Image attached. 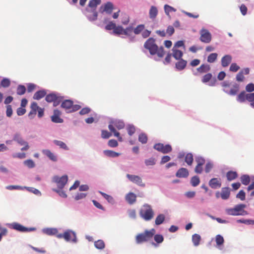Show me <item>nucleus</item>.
<instances>
[{
  "label": "nucleus",
  "instance_id": "1",
  "mask_svg": "<svg viewBox=\"0 0 254 254\" xmlns=\"http://www.w3.org/2000/svg\"><path fill=\"white\" fill-rule=\"evenodd\" d=\"M144 47L145 49L148 50L151 55L157 54L160 58H162L165 52L162 47L158 48L155 44V40L153 38H149L144 43Z\"/></svg>",
  "mask_w": 254,
  "mask_h": 254
},
{
  "label": "nucleus",
  "instance_id": "2",
  "mask_svg": "<svg viewBox=\"0 0 254 254\" xmlns=\"http://www.w3.org/2000/svg\"><path fill=\"white\" fill-rule=\"evenodd\" d=\"M125 127L124 123L119 120H112L110 122L108 126L109 130L114 133L115 136L117 137L120 141H122V137L120 136V133L116 130L115 127L120 130Z\"/></svg>",
  "mask_w": 254,
  "mask_h": 254
},
{
  "label": "nucleus",
  "instance_id": "3",
  "mask_svg": "<svg viewBox=\"0 0 254 254\" xmlns=\"http://www.w3.org/2000/svg\"><path fill=\"white\" fill-rule=\"evenodd\" d=\"M155 233V229H152L150 230H145L143 233L137 234L135 237L136 244H140L148 242L152 238Z\"/></svg>",
  "mask_w": 254,
  "mask_h": 254
},
{
  "label": "nucleus",
  "instance_id": "4",
  "mask_svg": "<svg viewBox=\"0 0 254 254\" xmlns=\"http://www.w3.org/2000/svg\"><path fill=\"white\" fill-rule=\"evenodd\" d=\"M139 215L145 221L151 220L154 215L151 206L148 204H144L139 211Z\"/></svg>",
  "mask_w": 254,
  "mask_h": 254
},
{
  "label": "nucleus",
  "instance_id": "5",
  "mask_svg": "<svg viewBox=\"0 0 254 254\" xmlns=\"http://www.w3.org/2000/svg\"><path fill=\"white\" fill-rule=\"evenodd\" d=\"M57 237L59 239L63 238L66 242H72L73 243L77 242L75 233L70 230L65 231L63 234L60 233L58 234Z\"/></svg>",
  "mask_w": 254,
  "mask_h": 254
},
{
  "label": "nucleus",
  "instance_id": "6",
  "mask_svg": "<svg viewBox=\"0 0 254 254\" xmlns=\"http://www.w3.org/2000/svg\"><path fill=\"white\" fill-rule=\"evenodd\" d=\"M61 107L65 110L72 108V111H77L81 108V106L78 104H74L71 100H64L62 102Z\"/></svg>",
  "mask_w": 254,
  "mask_h": 254
},
{
  "label": "nucleus",
  "instance_id": "7",
  "mask_svg": "<svg viewBox=\"0 0 254 254\" xmlns=\"http://www.w3.org/2000/svg\"><path fill=\"white\" fill-rule=\"evenodd\" d=\"M153 148L164 154L168 153L172 151V148L169 144L164 145L163 143H158L154 144Z\"/></svg>",
  "mask_w": 254,
  "mask_h": 254
},
{
  "label": "nucleus",
  "instance_id": "8",
  "mask_svg": "<svg viewBox=\"0 0 254 254\" xmlns=\"http://www.w3.org/2000/svg\"><path fill=\"white\" fill-rule=\"evenodd\" d=\"M246 207L245 204H241L237 205L233 208H229L226 210L227 214L231 215H239L242 214L244 208Z\"/></svg>",
  "mask_w": 254,
  "mask_h": 254
},
{
  "label": "nucleus",
  "instance_id": "9",
  "mask_svg": "<svg viewBox=\"0 0 254 254\" xmlns=\"http://www.w3.org/2000/svg\"><path fill=\"white\" fill-rule=\"evenodd\" d=\"M53 180L57 184L58 187L60 189H62L66 184L68 177L67 175H64L61 177L54 176Z\"/></svg>",
  "mask_w": 254,
  "mask_h": 254
},
{
  "label": "nucleus",
  "instance_id": "10",
  "mask_svg": "<svg viewBox=\"0 0 254 254\" xmlns=\"http://www.w3.org/2000/svg\"><path fill=\"white\" fill-rule=\"evenodd\" d=\"M200 40L204 43H209L211 42L212 36L208 30L202 29L200 31Z\"/></svg>",
  "mask_w": 254,
  "mask_h": 254
},
{
  "label": "nucleus",
  "instance_id": "11",
  "mask_svg": "<svg viewBox=\"0 0 254 254\" xmlns=\"http://www.w3.org/2000/svg\"><path fill=\"white\" fill-rule=\"evenodd\" d=\"M11 228L17 230L19 232H29L34 230L35 229L34 228H28L23 226V225L18 223H13L11 224Z\"/></svg>",
  "mask_w": 254,
  "mask_h": 254
},
{
  "label": "nucleus",
  "instance_id": "12",
  "mask_svg": "<svg viewBox=\"0 0 254 254\" xmlns=\"http://www.w3.org/2000/svg\"><path fill=\"white\" fill-rule=\"evenodd\" d=\"M114 9L113 4L111 2H107V3L103 4L100 7V12L103 13L106 12L108 14H111Z\"/></svg>",
  "mask_w": 254,
  "mask_h": 254
},
{
  "label": "nucleus",
  "instance_id": "13",
  "mask_svg": "<svg viewBox=\"0 0 254 254\" xmlns=\"http://www.w3.org/2000/svg\"><path fill=\"white\" fill-rule=\"evenodd\" d=\"M127 177L131 182L135 183L140 186L144 187L145 186L144 184L142 183V179L138 176L127 174Z\"/></svg>",
  "mask_w": 254,
  "mask_h": 254
},
{
  "label": "nucleus",
  "instance_id": "14",
  "mask_svg": "<svg viewBox=\"0 0 254 254\" xmlns=\"http://www.w3.org/2000/svg\"><path fill=\"white\" fill-rule=\"evenodd\" d=\"M209 186L213 189L220 188L221 187V182L220 179L217 178L211 179L209 182Z\"/></svg>",
  "mask_w": 254,
  "mask_h": 254
},
{
  "label": "nucleus",
  "instance_id": "15",
  "mask_svg": "<svg viewBox=\"0 0 254 254\" xmlns=\"http://www.w3.org/2000/svg\"><path fill=\"white\" fill-rule=\"evenodd\" d=\"M189 175V171L186 168H181L178 170L176 176L178 178H187Z\"/></svg>",
  "mask_w": 254,
  "mask_h": 254
},
{
  "label": "nucleus",
  "instance_id": "16",
  "mask_svg": "<svg viewBox=\"0 0 254 254\" xmlns=\"http://www.w3.org/2000/svg\"><path fill=\"white\" fill-rule=\"evenodd\" d=\"M221 198L224 200L229 198L230 195V190L228 187H224L221 189Z\"/></svg>",
  "mask_w": 254,
  "mask_h": 254
},
{
  "label": "nucleus",
  "instance_id": "17",
  "mask_svg": "<svg viewBox=\"0 0 254 254\" xmlns=\"http://www.w3.org/2000/svg\"><path fill=\"white\" fill-rule=\"evenodd\" d=\"M179 60V61L176 63L175 66L178 70H182L186 67L187 62L182 59Z\"/></svg>",
  "mask_w": 254,
  "mask_h": 254
},
{
  "label": "nucleus",
  "instance_id": "18",
  "mask_svg": "<svg viewBox=\"0 0 254 254\" xmlns=\"http://www.w3.org/2000/svg\"><path fill=\"white\" fill-rule=\"evenodd\" d=\"M136 195L132 192L128 193L126 196V200L130 204H132L134 203L136 201Z\"/></svg>",
  "mask_w": 254,
  "mask_h": 254
},
{
  "label": "nucleus",
  "instance_id": "19",
  "mask_svg": "<svg viewBox=\"0 0 254 254\" xmlns=\"http://www.w3.org/2000/svg\"><path fill=\"white\" fill-rule=\"evenodd\" d=\"M42 152L53 161L56 162L57 161V158L56 156L50 150L48 149H45L42 150Z\"/></svg>",
  "mask_w": 254,
  "mask_h": 254
},
{
  "label": "nucleus",
  "instance_id": "20",
  "mask_svg": "<svg viewBox=\"0 0 254 254\" xmlns=\"http://www.w3.org/2000/svg\"><path fill=\"white\" fill-rule=\"evenodd\" d=\"M232 57L230 55H225L221 59V64L222 66H227L231 62Z\"/></svg>",
  "mask_w": 254,
  "mask_h": 254
},
{
  "label": "nucleus",
  "instance_id": "21",
  "mask_svg": "<svg viewBox=\"0 0 254 254\" xmlns=\"http://www.w3.org/2000/svg\"><path fill=\"white\" fill-rule=\"evenodd\" d=\"M249 95V93H246L245 91L241 92L237 96V100L239 102H244L248 100L247 97Z\"/></svg>",
  "mask_w": 254,
  "mask_h": 254
},
{
  "label": "nucleus",
  "instance_id": "22",
  "mask_svg": "<svg viewBox=\"0 0 254 254\" xmlns=\"http://www.w3.org/2000/svg\"><path fill=\"white\" fill-rule=\"evenodd\" d=\"M239 90V86L237 84H235L233 85L232 88L231 89L230 91H228L226 89H224V91L227 94L230 95H235Z\"/></svg>",
  "mask_w": 254,
  "mask_h": 254
},
{
  "label": "nucleus",
  "instance_id": "23",
  "mask_svg": "<svg viewBox=\"0 0 254 254\" xmlns=\"http://www.w3.org/2000/svg\"><path fill=\"white\" fill-rule=\"evenodd\" d=\"M210 67L208 64H202L199 67L197 68V71L200 73H206L209 71Z\"/></svg>",
  "mask_w": 254,
  "mask_h": 254
},
{
  "label": "nucleus",
  "instance_id": "24",
  "mask_svg": "<svg viewBox=\"0 0 254 254\" xmlns=\"http://www.w3.org/2000/svg\"><path fill=\"white\" fill-rule=\"evenodd\" d=\"M132 31H133V27L131 26H129L127 27L126 29H124V34L125 35H127V36H130V41H133L135 39V37H131V34L132 33Z\"/></svg>",
  "mask_w": 254,
  "mask_h": 254
},
{
  "label": "nucleus",
  "instance_id": "25",
  "mask_svg": "<svg viewBox=\"0 0 254 254\" xmlns=\"http://www.w3.org/2000/svg\"><path fill=\"white\" fill-rule=\"evenodd\" d=\"M226 177L229 181H231L238 177V174L235 171H230L227 173Z\"/></svg>",
  "mask_w": 254,
  "mask_h": 254
},
{
  "label": "nucleus",
  "instance_id": "26",
  "mask_svg": "<svg viewBox=\"0 0 254 254\" xmlns=\"http://www.w3.org/2000/svg\"><path fill=\"white\" fill-rule=\"evenodd\" d=\"M46 94V92L44 90L37 91L33 96V99L39 100L44 97Z\"/></svg>",
  "mask_w": 254,
  "mask_h": 254
},
{
  "label": "nucleus",
  "instance_id": "27",
  "mask_svg": "<svg viewBox=\"0 0 254 254\" xmlns=\"http://www.w3.org/2000/svg\"><path fill=\"white\" fill-rule=\"evenodd\" d=\"M173 57L177 60L182 59L183 56V53L179 50L173 49Z\"/></svg>",
  "mask_w": 254,
  "mask_h": 254
},
{
  "label": "nucleus",
  "instance_id": "28",
  "mask_svg": "<svg viewBox=\"0 0 254 254\" xmlns=\"http://www.w3.org/2000/svg\"><path fill=\"white\" fill-rule=\"evenodd\" d=\"M158 14V9L156 7L151 6L149 10V17L151 19H154Z\"/></svg>",
  "mask_w": 254,
  "mask_h": 254
},
{
  "label": "nucleus",
  "instance_id": "29",
  "mask_svg": "<svg viewBox=\"0 0 254 254\" xmlns=\"http://www.w3.org/2000/svg\"><path fill=\"white\" fill-rule=\"evenodd\" d=\"M185 161L189 166H191L193 161L192 154L191 153H187L185 156Z\"/></svg>",
  "mask_w": 254,
  "mask_h": 254
},
{
  "label": "nucleus",
  "instance_id": "30",
  "mask_svg": "<svg viewBox=\"0 0 254 254\" xmlns=\"http://www.w3.org/2000/svg\"><path fill=\"white\" fill-rule=\"evenodd\" d=\"M45 234L48 235H57L58 234V231L56 228H47L44 230Z\"/></svg>",
  "mask_w": 254,
  "mask_h": 254
},
{
  "label": "nucleus",
  "instance_id": "31",
  "mask_svg": "<svg viewBox=\"0 0 254 254\" xmlns=\"http://www.w3.org/2000/svg\"><path fill=\"white\" fill-rule=\"evenodd\" d=\"M201 237L199 235L195 234L192 236V241L195 246H197L199 245Z\"/></svg>",
  "mask_w": 254,
  "mask_h": 254
},
{
  "label": "nucleus",
  "instance_id": "32",
  "mask_svg": "<svg viewBox=\"0 0 254 254\" xmlns=\"http://www.w3.org/2000/svg\"><path fill=\"white\" fill-rule=\"evenodd\" d=\"M105 155L111 157H116L119 156L120 154L114 151L106 150L104 151Z\"/></svg>",
  "mask_w": 254,
  "mask_h": 254
},
{
  "label": "nucleus",
  "instance_id": "33",
  "mask_svg": "<svg viewBox=\"0 0 254 254\" xmlns=\"http://www.w3.org/2000/svg\"><path fill=\"white\" fill-rule=\"evenodd\" d=\"M165 215L163 214H160L158 215L155 219V224L157 225H159L163 223L165 220Z\"/></svg>",
  "mask_w": 254,
  "mask_h": 254
},
{
  "label": "nucleus",
  "instance_id": "34",
  "mask_svg": "<svg viewBox=\"0 0 254 254\" xmlns=\"http://www.w3.org/2000/svg\"><path fill=\"white\" fill-rule=\"evenodd\" d=\"M57 95L54 93H51L46 96L45 99L48 102H53L57 99Z\"/></svg>",
  "mask_w": 254,
  "mask_h": 254
},
{
  "label": "nucleus",
  "instance_id": "35",
  "mask_svg": "<svg viewBox=\"0 0 254 254\" xmlns=\"http://www.w3.org/2000/svg\"><path fill=\"white\" fill-rule=\"evenodd\" d=\"M13 140L16 141L21 145H24V144L26 142L22 139L19 134H16L14 135L13 137Z\"/></svg>",
  "mask_w": 254,
  "mask_h": 254
},
{
  "label": "nucleus",
  "instance_id": "36",
  "mask_svg": "<svg viewBox=\"0 0 254 254\" xmlns=\"http://www.w3.org/2000/svg\"><path fill=\"white\" fill-rule=\"evenodd\" d=\"M124 29L122 26L119 25L115 26L113 31V33L116 35H121L124 34Z\"/></svg>",
  "mask_w": 254,
  "mask_h": 254
},
{
  "label": "nucleus",
  "instance_id": "37",
  "mask_svg": "<svg viewBox=\"0 0 254 254\" xmlns=\"http://www.w3.org/2000/svg\"><path fill=\"white\" fill-rule=\"evenodd\" d=\"M242 183L244 185H248L250 182V178L249 175H243L241 177Z\"/></svg>",
  "mask_w": 254,
  "mask_h": 254
},
{
  "label": "nucleus",
  "instance_id": "38",
  "mask_svg": "<svg viewBox=\"0 0 254 254\" xmlns=\"http://www.w3.org/2000/svg\"><path fill=\"white\" fill-rule=\"evenodd\" d=\"M200 183L199 178L197 176H193L190 180V183L192 186L196 187L199 185Z\"/></svg>",
  "mask_w": 254,
  "mask_h": 254
},
{
  "label": "nucleus",
  "instance_id": "39",
  "mask_svg": "<svg viewBox=\"0 0 254 254\" xmlns=\"http://www.w3.org/2000/svg\"><path fill=\"white\" fill-rule=\"evenodd\" d=\"M145 26L143 24H139L133 29V32L135 34H139L144 29Z\"/></svg>",
  "mask_w": 254,
  "mask_h": 254
},
{
  "label": "nucleus",
  "instance_id": "40",
  "mask_svg": "<svg viewBox=\"0 0 254 254\" xmlns=\"http://www.w3.org/2000/svg\"><path fill=\"white\" fill-rule=\"evenodd\" d=\"M215 241L217 246H220L222 245L224 242L223 237L220 235H217L215 237Z\"/></svg>",
  "mask_w": 254,
  "mask_h": 254
},
{
  "label": "nucleus",
  "instance_id": "41",
  "mask_svg": "<svg viewBox=\"0 0 254 254\" xmlns=\"http://www.w3.org/2000/svg\"><path fill=\"white\" fill-rule=\"evenodd\" d=\"M94 246L98 249H103L105 247V243L103 241L99 240L95 242Z\"/></svg>",
  "mask_w": 254,
  "mask_h": 254
},
{
  "label": "nucleus",
  "instance_id": "42",
  "mask_svg": "<svg viewBox=\"0 0 254 254\" xmlns=\"http://www.w3.org/2000/svg\"><path fill=\"white\" fill-rule=\"evenodd\" d=\"M127 130L129 135L131 136L135 131V127L132 125H128L127 126Z\"/></svg>",
  "mask_w": 254,
  "mask_h": 254
},
{
  "label": "nucleus",
  "instance_id": "43",
  "mask_svg": "<svg viewBox=\"0 0 254 254\" xmlns=\"http://www.w3.org/2000/svg\"><path fill=\"white\" fill-rule=\"evenodd\" d=\"M101 2V0H91L89 2L88 6L95 9L97 5L100 4Z\"/></svg>",
  "mask_w": 254,
  "mask_h": 254
},
{
  "label": "nucleus",
  "instance_id": "44",
  "mask_svg": "<svg viewBox=\"0 0 254 254\" xmlns=\"http://www.w3.org/2000/svg\"><path fill=\"white\" fill-rule=\"evenodd\" d=\"M129 22V16L125 13L122 15L121 18V22L123 25H127Z\"/></svg>",
  "mask_w": 254,
  "mask_h": 254
},
{
  "label": "nucleus",
  "instance_id": "45",
  "mask_svg": "<svg viewBox=\"0 0 254 254\" xmlns=\"http://www.w3.org/2000/svg\"><path fill=\"white\" fill-rule=\"evenodd\" d=\"M164 10H165V13L167 15L170 16L169 13L172 11L175 12L176 11V9L169 5L165 4L164 6Z\"/></svg>",
  "mask_w": 254,
  "mask_h": 254
},
{
  "label": "nucleus",
  "instance_id": "46",
  "mask_svg": "<svg viewBox=\"0 0 254 254\" xmlns=\"http://www.w3.org/2000/svg\"><path fill=\"white\" fill-rule=\"evenodd\" d=\"M16 91L18 95H23L26 92V88L24 85H19L17 88Z\"/></svg>",
  "mask_w": 254,
  "mask_h": 254
},
{
  "label": "nucleus",
  "instance_id": "47",
  "mask_svg": "<svg viewBox=\"0 0 254 254\" xmlns=\"http://www.w3.org/2000/svg\"><path fill=\"white\" fill-rule=\"evenodd\" d=\"M148 138L146 134L142 133L139 135L138 140L143 144L147 142Z\"/></svg>",
  "mask_w": 254,
  "mask_h": 254
},
{
  "label": "nucleus",
  "instance_id": "48",
  "mask_svg": "<svg viewBox=\"0 0 254 254\" xmlns=\"http://www.w3.org/2000/svg\"><path fill=\"white\" fill-rule=\"evenodd\" d=\"M217 54L212 53L210 54L207 58V62L210 63H214L217 58Z\"/></svg>",
  "mask_w": 254,
  "mask_h": 254
},
{
  "label": "nucleus",
  "instance_id": "49",
  "mask_svg": "<svg viewBox=\"0 0 254 254\" xmlns=\"http://www.w3.org/2000/svg\"><path fill=\"white\" fill-rule=\"evenodd\" d=\"M99 192L109 202L112 203L114 202V198L112 196L101 191Z\"/></svg>",
  "mask_w": 254,
  "mask_h": 254
},
{
  "label": "nucleus",
  "instance_id": "50",
  "mask_svg": "<svg viewBox=\"0 0 254 254\" xmlns=\"http://www.w3.org/2000/svg\"><path fill=\"white\" fill-rule=\"evenodd\" d=\"M52 122L56 123H62L63 122V120L60 118L59 116L55 114L54 115L52 116L51 117Z\"/></svg>",
  "mask_w": 254,
  "mask_h": 254
},
{
  "label": "nucleus",
  "instance_id": "51",
  "mask_svg": "<svg viewBox=\"0 0 254 254\" xmlns=\"http://www.w3.org/2000/svg\"><path fill=\"white\" fill-rule=\"evenodd\" d=\"M24 164L27 166L29 168H33L35 166V163L31 159H28L24 161Z\"/></svg>",
  "mask_w": 254,
  "mask_h": 254
},
{
  "label": "nucleus",
  "instance_id": "52",
  "mask_svg": "<svg viewBox=\"0 0 254 254\" xmlns=\"http://www.w3.org/2000/svg\"><path fill=\"white\" fill-rule=\"evenodd\" d=\"M195 161L199 166H203L205 163V160L204 158L201 156H197L195 157Z\"/></svg>",
  "mask_w": 254,
  "mask_h": 254
},
{
  "label": "nucleus",
  "instance_id": "53",
  "mask_svg": "<svg viewBox=\"0 0 254 254\" xmlns=\"http://www.w3.org/2000/svg\"><path fill=\"white\" fill-rule=\"evenodd\" d=\"M54 143H55V144L59 146L61 148L63 149H64L65 150L68 149L66 145L63 141L55 140H54Z\"/></svg>",
  "mask_w": 254,
  "mask_h": 254
},
{
  "label": "nucleus",
  "instance_id": "54",
  "mask_svg": "<svg viewBox=\"0 0 254 254\" xmlns=\"http://www.w3.org/2000/svg\"><path fill=\"white\" fill-rule=\"evenodd\" d=\"M27 102L28 101L26 99H22L21 102V107L18 108L17 111H25V109H23V107H25L26 106Z\"/></svg>",
  "mask_w": 254,
  "mask_h": 254
},
{
  "label": "nucleus",
  "instance_id": "55",
  "mask_svg": "<svg viewBox=\"0 0 254 254\" xmlns=\"http://www.w3.org/2000/svg\"><path fill=\"white\" fill-rule=\"evenodd\" d=\"M212 74L210 73H207L205 74L202 78V82L203 83H206L208 82L212 78Z\"/></svg>",
  "mask_w": 254,
  "mask_h": 254
},
{
  "label": "nucleus",
  "instance_id": "56",
  "mask_svg": "<svg viewBox=\"0 0 254 254\" xmlns=\"http://www.w3.org/2000/svg\"><path fill=\"white\" fill-rule=\"evenodd\" d=\"M116 25L115 23L113 22V21H110L105 26V29L107 30H114Z\"/></svg>",
  "mask_w": 254,
  "mask_h": 254
},
{
  "label": "nucleus",
  "instance_id": "57",
  "mask_svg": "<svg viewBox=\"0 0 254 254\" xmlns=\"http://www.w3.org/2000/svg\"><path fill=\"white\" fill-rule=\"evenodd\" d=\"M145 164L146 166H153L155 164V160L153 158H150L145 160Z\"/></svg>",
  "mask_w": 254,
  "mask_h": 254
},
{
  "label": "nucleus",
  "instance_id": "58",
  "mask_svg": "<svg viewBox=\"0 0 254 254\" xmlns=\"http://www.w3.org/2000/svg\"><path fill=\"white\" fill-rule=\"evenodd\" d=\"M31 108L32 111H42V109L39 107L36 102L32 103L31 105Z\"/></svg>",
  "mask_w": 254,
  "mask_h": 254
},
{
  "label": "nucleus",
  "instance_id": "59",
  "mask_svg": "<svg viewBox=\"0 0 254 254\" xmlns=\"http://www.w3.org/2000/svg\"><path fill=\"white\" fill-rule=\"evenodd\" d=\"M240 69V66L236 63H232L230 67V70L232 72H236Z\"/></svg>",
  "mask_w": 254,
  "mask_h": 254
},
{
  "label": "nucleus",
  "instance_id": "60",
  "mask_svg": "<svg viewBox=\"0 0 254 254\" xmlns=\"http://www.w3.org/2000/svg\"><path fill=\"white\" fill-rule=\"evenodd\" d=\"M10 82L8 79L4 78L1 81V85L3 87H7L10 85Z\"/></svg>",
  "mask_w": 254,
  "mask_h": 254
},
{
  "label": "nucleus",
  "instance_id": "61",
  "mask_svg": "<svg viewBox=\"0 0 254 254\" xmlns=\"http://www.w3.org/2000/svg\"><path fill=\"white\" fill-rule=\"evenodd\" d=\"M245 77L243 74V71H240L236 76V80L238 81L242 82L244 80Z\"/></svg>",
  "mask_w": 254,
  "mask_h": 254
},
{
  "label": "nucleus",
  "instance_id": "62",
  "mask_svg": "<svg viewBox=\"0 0 254 254\" xmlns=\"http://www.w3.org/2000/svg\"><path fill=\"white\" fill-rule=\"evenodd\" d=\"M112 135V134L106 130H102L101 136L103 138H108Z\"/></svg>",
  "mask_w": 254,
  "mask_h": 254
},
{
  "label": "nucleus",
  "instance_id": "63",
  "mask_svg": "<svg viewBox=\"0 0 254 254\" xmlns=\"http://www.w3.org/2000/svg\"><path fill=\"white\" fill-rule=\"evenodd\" d=\"M108 145L111 147H116L118 146V143L115 139H110L108 141Z\"/></svg>",
  "mask_w": 254,
  "mask_h": 254
},
{
  "label": "nucleus",
  "instance_id": "64",
  "mask_svg": "<svg viewBox=\"0 0 254 254\" xmlns=\"http://www.w3.org/2000/svg\"><path fill=\"white\" fill-rule=\"evenodd\" d=\"M247 97L248 98V101L250 102L251 105L254 107V93H249V95Z\"/></svg>",
  "mask_w": 254,
  "mask_h": 254
}]
</instances>
